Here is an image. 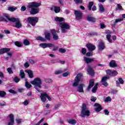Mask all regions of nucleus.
I'll return each instance as SVG.
<instances>
[{
	"label": "nucleus",
	"instance_id": "1",
	"mask_svg": "<svg viewBox=\"0 0 125 125\" xmlns=\"http://www.w3.org/2000/svg\"><path fill=\"white\" fill-rule=\"evenodd\" d=\"M42 5L41 3H38L37 2H32L29 3L27 5V7L28 8H31L30 11V13L31 15H36V14H38L40 12V9L38 7L41 6Z\"/></svg>",
	"mask_w": 125,
	"mask_h": 125
},
{
	"label": "nucleus",
	"instance_id": "2",
	"mask_svg": "<svg viewBox=\"0 0 125 125\" xmlns=\"http://www.w3.org/2000/svg\"><path fill=\"white\" fill-rule=\"evenodd\" d=\"M31 84L34 85V87L38 92H41L40 88H42V79L40 78H36L33 81L31 82Z\"/></svg>",
	"mask_w": 125,
	"mask_h": 125
},
{
	"label": "nucleus",
	"instance_id": "3",
	"mask_svg": "<svg viewBox=\"0 0 125 125\" xmlns=\"http://www.w3.org/2000/svg\"><path fill=\"white\" fill-rule=\"evenodd\" d=\"M106 73L107 76H104L102 78L101 82L103 83V85H104V86H108V84L107 83V81L108 80H110V77H112V71L110 69L106 70Z\"/></svg>",
	"mask_w": 125,
	"mask_h": 125
},
{
	"label": "nucleus",
	"instance_id": "4",
	"mask_svg": "<svg viewBox=\"0 0 125 125\" xmlns=\"http://www.w3.org/2000/svg\"><path fill=\"white\" fill-rule=\"evenodd\" d=\"M81 116L82 118L89 117V116H90V111L87 110V107H86V104H83Z\"/></svg>",
	"mask_w": 125,
	"mask_h": 125
},
{
	"label": "nucleus",
	"instance_id": "5",
	"mask_svg": "<svg viewBox=\"0 0 125 125\" xmlns=\"http://www.w3.org/2000/svg\"><path fill=\"white\" fill-rule=\"evenodd\" d=\"M82 80H83V74L78 73L75 77L74 82L72 83L73 86H78L80 82H82Z\"/></svg>",
	"mask_w": 125,
	"mask_h": 125
},
{
	"label": "nucleus",
	"instance_id": "6",
	"mask_svg": "<svg viewBox=\"0 0 125 125\" xmlns=\"http://www.w3.org/2000/svg\"><path fill=\"white\" fill-rule=\"evenodd\" d=\"M45 38L42 37L41 36H38L36 38L37 41H41V42H46V41H50L51 36L50 33L45 32L44 33Z\"/></svg>",
	"mask_w": 125,
	"mask_h": 125
},
{
	"label": "nucleus",
	"instance_id": "7",
	"mask_svg": "<svg viewBox=\"0 0 125 125\" xmlns=\"http://www.w3.org/2000/svg\"><path fill=\"white\" fill-rule=\"evenodd\" d=\"M60 27L61 28L62 33H66V30H69L71 26L67 22L60 23Z\"/></svg>",
	"mask_w": 125,
	"mask_h": 125
},
{
	"label": "nucleus",
	"instance_id": "8",
	"mask_svg": "<svg viewBox=\"0 0 125 125\" xmlns=\"http://www.w3.org/2000/svg\"><path fill=\"white\" fill-rule=\"evenodd\" d=\"M27 21L29 22V24H31L33 27L36 26V24L39 22V18L35 17H28L27 19Z\"/></svg>",
	"mask_w": 125,
	"mask_h": 125
},
{
	"label": "nucleus",
	"instance_id": "9",
	"mask_svg": "<svg viewBox=\"0 0 125 125\" xmlns=\"http://www.w3.org/2000/svg\"><path fill=\"white\" fill-rule=\"evenodd\" d=\"M74 15L76 20H82L83 19V12L80 10H75Z\"/></svg>",
	"mask_w": 125,
	"mask_h": 125
},
{
	"label": "nucleus",
	"instance_id": "10",
	"mask_svg": "<svg viewBox=\"0 0 125 125\" xmlns=\"http://www.w3.org/2000/svg\"><path fill=\"white\" fill-rule=\"evenodd\" d=\"M50 32L52 34V36L53 37V39L54 41H58V40H59V36H58V35H57V33H59L58 31L55 29H51L50 30Z\"/></svg>",
	"mask_w": 125,
	"mask_h": 125
},
{
	"label": "nucleus",
	"instance_id": "11",
	"mask_svg": "<svg viewBox=\"0 0 125 125\" xmlns=\"http://www.w3.org/2000/svg\"><path fill=\"white\" fill-rule=\"evenodd\" d=\"M42 48H47V47H54V45L51 43H42L40 45Z\"/></svg>",
	"mask_w": 125,
	"mask_h": 125
},
{
	"label": "nucleus",
	"instance_id": "12",
	"mask_svg": "<svg viewBox=\"0 0 125 125\" xmlns=\"http://www.w3.org/2000/svg\"><path fill=\"white\" fill-rule=\"evenodd\" d=\"M86 46L87 48H88L89 51L90 52L93 51V50H95V49H96V47L95 46V45L91 43H87L86 44Z\"/></svg>",
	"mask_w": 125,
	"mask_h": 125
},
{
	"label": "nucleus",
	"instance_id": "13",
	"mask_svg": "<svg viewBox=\"0 0 125 125\" xmlns=\"http://www.w3.org/2000/svg\"><path fill=\"white\" fill-rule=\"evenodd\" d=\"M94 107H97V108H95L94 109L95 111L97 112V113H99V112H100L102 109V106H101V104H98V103H95L94 105Z\"/></svg>",
	"mask_w": 125,
	"mask_h": 125
},
{
	"label": "nucleus",
	"instance_id": "14",
	"mask_svg": "<svg viewBox=\"0 0 125 125\" xmlns=\"http://www.w3.org/2000/svg\"><path fill=\"white\" fill-rule=\"evenodd\" d=\"M4 17H5V18H6V19H7V20H8V21H10V22H12L13 23L15 22V18L14 17H12L10 18V16H9V15L7 14H4L3 15Z\"/></svg>",
	"mask_w": 125,
	"mask_h": 125
},
{
	"label": "nucleus",
	"instance_id": "15",
	"mask_svg": "<svg viewBox=\"0 0 125 125\" xmlns=\"http://www.w3.org/2000/svg\"><path fill=\"white\" fill-rule=\"evenodd\" d=\"M87 21L91 22L92 23H95L96 22V19L91 16V15H88L86 17Z\"/></svg>",
	"mask_w": 125,
	"mask_h": 125
},
{
	"label": "nucleus",
	"instance_id": "16",
	"mask_svg": "<svg viewBox=\"0 0 125 125\" xmlns=\"http://www.w3.org/2000/svg\"><path fill=\"white\" fill-rule=\"evenodd\" d=\"M10 122L8 123L7 125H14V115L11 114L9 115Z\"/></svg>",
	"mask_w": 125,
	"mask_h": 125
},
{
	"label": "nucleus",
	"instance_id": "17",
	"mask_svg": "<svg viewBox=\"0 0 125 125\" xmlns=\"http://www.w3.org/2000/svg\"><path fill=\"white\" fill-rule=\"evenodd\" d=\"M87 72L90 76H94L95 72H94V70L91 67V66H89L87 68Z\"/></svg>",
	"mask_w": 125,
	"mask_h": 125
},
{
	"label": "nucleus",
	"instance_id": "18",
	"mask_svg": "<svg viewBox=\"0 0 125 125\" xmlns=\"http://www.w3.org/2000/svg\"><path fill=\"white\" fill-rule=\"evenodd\" d=\"M15 19L16 20H15V22H16V25H15V27L16 28H18V29H20V28H21L22 27V24L20 22V21L19 19L15 18Z\"/></svg>",
	"mask_w": 125,
	"mask_h": 125
},
{
	"label": "nucleus",
	"instance_id": "19",
	"mask_svg": "<svg viewBox=\"0 0 125 125\" xmlns=\"http://www.w3.org/2000/svg\"><path fill=\"white\" fill-rule=\"evenodd\" d=\"M94 85V80L91 79L89 81V85L87 88V90L88 91H89V90H90V88H91V87H93Z\"/></svg>",
	"mask_w": 125,
	"mask_h": 125
},
{
	"label": "nucleus",
	"instance_id": "20",
	"mask_svg": "<svg viewBox=\"0 0 125 125\" xmlns=\"http://www.w3.org/2000/svg\"><path fill=\"white\" fill-rule=\"evenodd\" d=\"M84 61L86 64H89V63H91L92 62H94V59L93 58H89L87 57H84Z\"/></svg>",
	"mask_w": 125,
	"mask_h": 125
},
{
	"label": "nucleus",
	"instance_id": "21",
	"mask_svg": "<svg viewBox=\"0 0 125 125\" xmlns=\"http://www.w3.org/2000/svg\"><path fill=\"white\" fill-rule=\"evenodd\" d=\"M46 96H47L46 93H41L40 98L42 102H43V103H45V101H46Z\"/></svg>",
	"mask_w": 125,
	"mask_h": 125
},
{
	"label": "nucleus",
	"instance_id": "22",
	"mask_svg": "<svg viewBox=\"0 0 125 125\" xmlns=\"http://www.w3.org/2000/svg\"><path fill=\"white\" fill-rule=\"evenodd\" d=\"M10 51V48H2L0 49V54H4L6 52H9Z\"/></svg>",
	"mask_w": 125,
	"mask_h": 125
},
{
	"label": "nucleus",
	"instance_id": "23",
	"mask_svg": "<svg viewBox=\"0 0 125 125\" xmlns=\"http://www.w3.org/2000/svg\"><path fill=\"white\" fill-rule=\"evenodd\" d=\"M25 72L28 74L29 78L30 79L34 78V72H33V71L31 70H25Z\"/></svg>",
	"mask_w": 125,
	"mask_h": 125
},
{
	"label": "nucleus",
	"instance_id": "24",
	"mask_svg": "<svg viewBox=\"0 0 125 125\" xmlns=\"http://www.w3.org/2000/svg\"><path fill=\"white\" fill-rule=\"evenodd\" d=\"M99 50L102 51L104 49H105V44L103 42H101L99 44L98 46Z\"/></svg>",
	"mask_w": 125,
	"mask_h": 125
},
{
	"label": "nucleus",
	"instance_id": "25",
	"mask_svg": "<svg viewBox=\"0 0 125 125\" xmlns=\"http://www.w3.org/2000/svg\"><path fill=\"white\" fill-rule=\"evenodd\" d=\"M124 83H125V81H124L122 78H119L118 81H116L117 86H119L120 84H124Z\"/></svg>",
	"mask_w": 125,
	"mask_h": 125
},
{
	"label": "nucleus",
	"instance_id": "26",
	"mask_svg": "<svg viewBox=\"0 0 125 125\" xmlns=\"http://www.w3.org/2000/svg\"><path fill=\"white\" fill-rule=\"evenodd\" d=\"M83 86H84V84H80L78 87L77 91L79 92H83Z\"/></svg>",
	"mask_w": 125,
	"mask_h": 125
},
{
	"label": "nucleus",
	"instance_id": "27",
	"mask_svg": "<svg viewBox=\"0 0 125 125\" xmlns=\"http://www.w3.org/2000/svg\"><path fill=\"white\" fill-rule=\"evenodd\" d=\"M109 66L111 68H116L117 67V63H116V61L115 60H112L110 62H109Z\"/></svg>",
	"mask_w": 125,
	"mask_h": 125
},
{
	"label": "nucleus",
	"instance_id": "28",
	"mask_svg": "<svg viewBox=\"0 0 125 125\" xmlns=\"http://www.w3.org/2000/svg\"><path fill=\"white\" fill-rule=\"evenodd\" d=\"M55 21H56L57 22H63L65 21V19L62 17H57L55 18Z\"/></svg>",
	"mask_w": 125,
	"mask_h": 125
},
{
	"label": "nucleus",
	"instance_id": "29",
	"mask_svg": "<svg viewBox=\"0 0 125 125\" xmlns=\"http://www.w3.org/2000/svg\"><path fill=\"white\" fill-rule=\"evenodd\" d=\"M68 124L75 125L77 124V121L75 119H69L68 121Z\"/></svg>",
	"mask_w": 125,
	"mask_h": 125
},
{
	"label": "nucleus",
	"instance_id": "30",
	"mask_svg": "<svg viewBox=\"0 0 125 125\" xmlns=\"http://www.w3.org/2000/svg\"><path fill=\"white\" fill-rule=\"evenodd\" d=\"M97 88H98V83H96L94 86L93 87L92 89V92H93V93H95V92H96Z\"/></svg>",
	"mask_w": 125,
	"mask_h": 125
},
{
	"label": "nucleus",
	"instance_id": "31",
	"mask_svg": "<svg viewBox=\"0 0 125 125\" xmlns=\"http://www.w3.org/2000/svg\"><path fill=\"white\" fill-rule=\"evenodd\" d=\"M20 76L21 79H24V78H25V72H24V70H23V69H21V70H20Z\"/></svg>",
	"mask_w": 125,
	"mask_h": 125
},
{
	"label": "nucleus",
	"instance_id": "32",
	"mask_svg": "<svg viewBox=\"0 0 125 125\" xmlns=\"http://www.w3.org/2000/svg\"><path fill=\"white\" fill-rule=\"evenodd\" d=\"M94 3L93 1L89 2V4L87 5V7L88 8V10L90 11L91 10V8H92V6H93Z\"/></svg>",
	"mask_w": 125,
	"mask_h": 125
},
{
	"label": "nucleus",
	"instance_id": "33",
	"mask_svg": "<svg viewBox=\"0 0 125 125\" xmlns=\"http://www.w3.org/2000/svg\"><path fill=\"white\" fill-rule=\"evenodd\" d=\"M99 7L100 11H101V12H104V11H105V9L104 8V7L103 6V5L102 4H100L99 5Z\"/></svg>",
	"mask_w": 125,
	"mask_h": 125
},
{
	"label": "nucleus",
	"instance_id": "34",
	"mask_svg": "<svg viewBox=\"0 0 125 125\" xmlns=\"http://www.w3.org/2000/svg\"><path fill=\"white\" fill-rule=\"evenodd\" d=\"M61 8L60 6H55V9H54V12L55 13H59L60 12Z\"/></svg>",
	"mask_w": 125,
	"mask_h": 125
},
{
	"label": "nucleus",
	"instance_id": "35",
	"mask_svg": "<svg viewBox=\"0 0 125 125\" xmlns=\"http://www.w3.org/2000/svg\"><path fill=\"white\" fill-rule=\"evenodd\" d=\"M15 44L18 47H22V43L21 42H19L18 41H16L15 42Z\"/></svg>",
	"mask_w": 125,
	"mask_h": 125
},
{
	"label": "nucleus",
	"instance_id": "36",
	"mask_svg": "<svg viewBox=\"0 0 125 125\" xmlns=\"http://www.w3.org/2000/svg\"><path fill=\"white\" fill-rule=\"evenodd\" d=\"M111 36L110 34L106 35V39H107L108 42H110V43H112L113 42V41L111 39Z\"/></svg>",
	"mask_w": 125,
	"mask_h": 125
},
{
	"label": "nucleus",
	"instance_id": "37",
	"mask_svg": "<svg viewBox=\"0 0 125 125\" xmlns=\"http://www.w3.org/2000/svg\"><path fill=\"white\" fill-rule=\"evenodd\" d=\"M23 43L24 45H30V41L27 39H25L23 40Z\"/></svg>",
	"mask_w": 125,
	"mask_h": 125
},
{
	"label": "nucleus",
	"instance_id": "38",
	"mask_svg": "<svg viewBox=\"0 0 125 125\" xmlns=\"http://www.w3.org/2000/svg\"><path fill=\"white\" fill-rule=\"evenodd\" d=\"M6 93L4 91H0V97H5Z\"/></svg>",
	"mask_w": 125,
	"mask_h": 125
},
{
	"label": "nucleus",
	"instance_id": "39",
	"mask_svg": "<svg viewBox=\"0 0 125 125\" xmlns=\"http://www.w3.org/2000/svg\"><path fill=\"white\" fill-rule=\"evenodd\" d=\"M13 81L14 82H15V83H19V82H20V78H18V77L15 76L13 79Z\"/></svg>",
	"mask_w": 125,
	"mask_h": 125
},
{
	"label": "nucleus",
	"instance_id": "40",
	"mask_svg": "<svg viewBox=\"0 0 125 125\" xmlns=\"http://www.w3.org/2000/svg\"><path fill=\"white\" fill-rule=\"evenodd\" d=\"M8 10H9V11H11L12 12H13V11H15V10H16V9H17V7H8Z\"/></svg>",
	"mask_w": 125,
	"mask_h": 125
},
{
	"label": "nucleus",
	"instance_id": "41",
	"mask_svg": "<svg viewBox=\"0 0 125 125\" xmlns=\"http://www.w3.org/2000/svg\"><path fill=\"white\" fill-rule=\"evenodd\" d=\"M118 75V72L116 70L111 71V77H116Z\"/></svg>",
	"mask_w": 125,
	"mask_h": 125
},
{
	"label": "nucleus",
	"instance_id": "42",
	"mask_svg": "<svg viewBox=\"0 0 125 125\" xmlns=\"http://www.w3.org/2000/svg\"><path fill=\"white\" fill-rule=\"evenodd\" d=\"M74 1L76 3V4H81L83 3V0H74Z\"/></svg>",
	"mask_w": 125,
	"mask_h": 125
},
{
	"label": "nucleus",
	"instance_id": "43",
	"mask_svg": "<svg viewBox=\"0 0 125 125\" xmlns=\"http://www.w3.org/2000/svg\"><path fill=\"white\" fill-rule=\"evenodd\" d=\"M25 86L27 88H31L32 85H31L27 81L25 82Z\"/></svg>",
	"mask_w": 125,
	"mask_h": 125
},
{
	"label": "nucleus",
	"instance_id": "44",
	"mask_svg": "<svg viewBox=\"0 0 125 125\" xmlns=\"http://www.w3.org/2000/svg\"><path fill=\"white\" fill-rule=\"evenodd\" d=\"M59 52H60V53H65V52H66V49L60 48L59 49Z\"/></svg>",
	"mask_w": 125,
	"mask_h": 125
},
{
	"label": "nucleus",
	"instance_id": "45",
	"mask_svg": "<svg viewBox=\"0 0 125 125\" xmlns=\"http://www.w3.org/2000/svg\"><path fill=\"white\" fill-rule=\"evenodd\" d=\"M121 21H124V19H118L115 20V21L114 22V24H116V23H119V22H121Z\"/></svg>",
	"mask_w": 125,
	"mask_h": 125
},
{
	"label": "nucleus",
	"instance_id": "46",
	"mask_svg": "<svg viewBox=\"0 0 125 125\" xmlns=\"http://www.w3.org/2000/svg\"><path fill=\"white\" fill-rule=\"evenodd\" d=\"M45 83H52V79H46L44 80Z\"/></svg>",
	"mask_w": 125,
	"mask_h": 125
},
{
	"label": "nucleus",
	"instance_id": "47",
	"mask_svg": "<svg viewBox=\"0 0 125 125\" xmlns=\"http://www.w3.org/2000/svg\"><path fill=\"white\" fill-rule=\"evenodd\" d=\"M81 52H82V54L84 55L85 54H86V49L85 48H82V49L81 50Z\"/></svg>",
	"mask_w": 125,
	"mask_h": 125
},
{
	"label": "nucleus",
	"instance_id": "48",
	"mask_svg": "<svg viewBox=\"0 0 125 125\" xmlns=\"http://www.w3.org/2000/svg\"><path fill=\"white\" fill-rule=\"evenodd\" d=\"M9 92H10V93H12V94H16V93H17V92L15 91V90L13 89L9 90Z\"/></svg>",
	"mask_w": 125,
	"mask_h": 125
},
{
	"label": "nucleus",
	"instance_id": "49",
	"mask_svg": "<svg viewBox=\"0 0 125 125\" xmlns=\"http://www.w3.org/2000/svg\"><path fill=\"white\" fill-rule=\"evenodd\" d=\"M7 71L9 72V74H13V71H12V69L9 67L7 68Z\"/></svg>",
	"mask_w": 125,
	"mask_h": 125
},
{
	"label": "nucleus",
	"instance_id": "50",
	"mask_svg": "<svg viewBox=\"0 0 125 125\" xmlns=\"http://www.w3.org/2000/svg\"><path fill=\"white\" fill-rule=\"evenodd\" d=\"M104 112L105 115H106V116H109V114H110V112H109V110H108L107 109H104Z\"/></svg>",
	"mask_w": 125,
	"mask_h": 125
},
{
	"label": "nucleus",
	"instance_id": "51",
	"mask_svg": "<svg viewBox=\"0 0 125 125\" xmlns=\"http://www.w3.org/2000/svg\"><path fill=\"white\" fill-rule=\"evenodd\" d=\"M0 21H3V22H7V21H6L4 17L2 16L0 17Z\"/></svg>",
	"mask_w": 125,
	"mask_h": 125
},
{
	"label": "nucleus",
	"instance_id": "52",
	"mask_svg": "<svg viewBox=\"0 0 125 125\" xmlns=\"http://www.w3.org/2000/svg\"><path fill=\"white\" fill-rule=\"evenodd\" d=\"M92 55H93L92 52H87V53H86V56L87 57H90V56H92Z\"/></svg>",
	"mask_w": 125,
	"mask_h": 125
},
{
	"label": "nucleus",
	"instance_id": "53",
	"mask_svg": "<svg viewBox=\"0 0 125 125\" xmlns=\"http://www.w3.org/2000/svg\"><path fill=\"white\" fill-rule=\"evenodd\" d=\"M89 35L91 36L92 37H94V36H97V32H91L89 33Z\"/></svg>",
	"mask_w": 125,
	"mask_h": 125
},
{
	"label": "nucleus",
	"instance_id": "54",
	"mask_svg": "<svg viewBox=\"0 0 125 125\" xmlns=\"http://www.w3.org/2000/svg\"><path fill=\"white\" fill-rule=\"evenodd\" d=\"M112 100V99L110 97H107L106 98V99L105 100V102H109V101H111Z\"/></svg>",
	"mask_w": 125,
	"mask_h": 125
},
{
	"label": "nucleus",
	"instance_id": "55",
	"mask_svg": "<svg viewBox=\"0 0 125 125\" xmlns=\"http://www.w3.org/2000/svg\"><path fill=\"white\" fill-rule=\"evenodd\" d=\"M22 104L25 105V106H27V105H28L29 104V101H28L27 100H26L24 102L22 103Z\"/></svg>",
	"mask_w": 125,
	"mask_h": 125
},
{
	"label": "nucleus",
	"instance_id": "56",
	"mask_svg": "<svg viewBox=\"0 0 125 125\" xmlns=\"http://www.w3.org/2000/svg\"><path fill=\"white\" fill-rule=\"evenodd\" d=\"M62 73V71L61 70H57L55 72V75H59V74H61Z\"/></svg>",
	"mask_w": 125,
	"mask_h": 125
},
{
	"label": "nucleus",
	"instance_id": "57",
	"mask_svg": "<svg viewBox=\"0 0 125 125\" xmlns=\"http://www.w3.org/2000/svg\"><path fill=\"white\" fill-rule=\"evenodd\" d=\"M26 9V7L25 6H22L21 7V11H25Z\"/></svg>",
	"mask_w": 125,
	"mask_h": 125
},
{
	"label": "nucleus",
	"instance_id": "58",
	"mask_svg": "<svg viewBox=\"0 0 125 125\" xmlns=\"http://www.w3.org/2000/svg\"><path fill=\"white\" fill-rule=\"evenodd\" d=\"M62 76L63 77H68V76H69V72H65V73H63Z\"/></svg>",
	"mask_w": 125,
	"mask_h": 125
},
{
	"label": "nucleus",
	"instance_id": "59",
	"mask_svg": "<svg viewBox=\"0 0 125 125\" xmlns=\"http://www.w3.org/2000/svg\"><path fill=\"white\" fill-rule=\"evenodd\" d=\"M96 97H91V101L92 102H95V101H96Z\"/></svg>",
	"mask_w": 125,
	"mask_h": 125
},
{
	"label": "nucleus",
	"instance_id": "60",
	"mask_svg": "<svg viewBox=\"0 0 125 125\" xmlns=\"http://www.w3.org/2000/svg\"><path fill=\"white\" fill-rule=\"evenodd\" d=\"M29 66H30V65H29V62H26L24 63V67H25V68H29Z\"/></svg>",
	"mask_w": 125,
	"mask_h": 125
},
{
	"label": "nucleus",
	"instance_id": "61",
	"mask_svg": "<svg viewBox=\"0 0 125 125\" xmlns=\"http://www.w3.org/2000/svg\"><path fill=\"white\" fill-rule=\"evenodd\" d=\"M117 6L118 9H119L120 10H122V9H123V7L121 5V4H118Z\"/></svg>",
	"mask_w": 125,
	"mask_h": 125
},
{
	"label": "nucleus",
	"instance_id": "62",
	"mask_svg": "<svg viewBox=\"0 0 125 125\" xmlns=\"http://www.w3.org/2000/svg\"><path fill=\"white\" fill-rule=\"evenodd\" d=\"M51 63H52V64L57 63V60H51Z\"/></svg>",
	"mask_w": 125,
	"mask_h": 125
},
{
	"label": "nucleus",
	"instance_id": "63",
	"mask_svg": "<svg viewBox=\"0 0 125 125\" xmlns=\"http://www.w3.org/2000/svg\"><path fill=\"white\" fill-rule=\"evenodd\" d=\"M16 121H17V124H18L19 125H20V124H21V123L22 122L21 119H17L16 120Z\"/></svg>",
	"mask_w": 125,
	"mask_h": 125
},
{
	"label": "nucleus",
	"instance_id": "64",
	"mask_svg": "<svg viewBox=\"0 0 125 125\" xmlns=\"http://www.w3.org/2000/svg\"><path fill=\"white\" fill-rule=\"evenodd\" d=\"M29 62L30 64H33L35 63V61H34V60H29Z\"/></svg>",
	"mask_w": 125,
	"mask_h": 125
}]
</instances>
